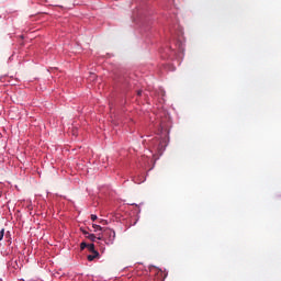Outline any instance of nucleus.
Wrapping results in <instances>:
<instances>
[{
  "label": "nucleus",
  "mask_w": 281,
  "mask_h": 281,
  "mask_svg": "<svg viewBox=\"0 0 281 281\" xmlns=\"http://www.w3.org/2000/svg\"><path fill=\"white\" fill-rule=\"evenodd\" d=\"M101 223H106V221L102 220Z\"/></svg>",
  "instance_id": "9b49d317"
},
{
  "label": "nucleus",
  "mask_w": 281,
  "mask_h": 281,
  "mask_svg": "<svg viewBox=\"0 0 281 281\" xmlns=\"http://www.w3.org/2000/svg\"><path fill=\"white\" fill-rule=\"evenodd\" d=\"M87 238H88L89 240H91L92 243H95V240H98V237H95L93 234H89V235L87 236Z\"/></svg>",
  "instance_id": "7ed1b4c3"
},
{
  "label": "nucleus",
  "mask_w": 281,
  "mask_h": 281,
  "mask_svg": "<svg viewBox=\"0 0 281 281\" xmlns=\"http://www.w3.org/2000/svg\"><path fill=\"white\" fill-rule=\"evenodd\" d=\"M82 234H83L85 236H89V232H87V231H82Z\"/></svg>",
  "instance_id": "6e6552de"
},
{
  "label": "nucleus",
  "mask_w": 281,
  "mask_h": 281,
  "mask_svg": "<svg viewBox=\"0 0 281 281\" xmlns=\"http://www.w3.org/2000/svg\"><path fill=\"white\" fill-rule=\"evenodd\" d=\"M87 247H89V245L87 243H81L80 244V249L83 250V249H87Z\"/></svg>",
  "instance_id": "423d86ee"
},
{
  "label": "nucleus",
  "mask_w": 281,
  "mask_h": 281,
  "mask_svg": "<svg viewBox=\"0 0 281 281\" xmlns=\"http://www.w3.org/2000/svg\"><path fill=\"white\" fill-rule=\"evenodd\" d=\"M98 240H102V235L99 234Z\"/></svg>",
  "instance_id": "1a4fd4ad"
},
{
  "label": "nucleus",
  "mask_w": 281,
  "mask_h": 281,
  "mask_svg": "<svg viewBox=\"0 0 281 281\" xmlns=\"http://www.w3.org/2000/svg\"><path fill=\"white\" fill-rule=\"evenodd\" d=\"M93 229H99V232H104V228H102V226L98 225V224H93L92 225Z\"/></svg>",
  "instance_id": "39448f33"
},
{
  "label": "nucleus",
  "mask_w": 281,
  "mask_h": 281,
  "mask_svg": "<svg viewBox=\"0 0 281 281\" xmlns=\"http://www.w3.org/2000/svg\"><path fill=\"white\" fill-rule=\"evenodd\" d=\"M95 258H100V252L94 251V252H92V255H88L89 262H93V260H95Z\"/></svg>",
  "instance_id": "f03ea898"
},
{
  "label": "nucleus",
  "mask_w": 281,
  "mask_h": 281,
  "mask_svg": "<svg viewBox=\"0 0 281 281\" xmlns=\"http://www.w3.org/2000/svg\"><path fill=\"white\" fill-rule=\"evenodd\" d=\"M88 249H89V251H91L92 254H95V251H98V250H95V245H93V244L88 245Z\"/></svg>",
  "instance_id": "20e7f679"
},
{
  "label": "nucleus",
  "mask_w": 281,
  "mask_h": 281,
  "mask_svg": "<svg viewBox=\"0 0 281 281\" xmlns=\"http://www.w3.org/2000/svg\"><path fill=\"white\" fill-rule=\"evenodd\" d=\"M137 95H142V90H139V91L137 92Z\"/></svg>",
  "instance_id": "9d476101"
},
{
  "label": "nucleus",
  "mask_w": 281,
  "mask_h": 281,
  "mask_svg": "<svg viewBox=\"0 0 281 281\" xmlns=\"http://www.w3.org/2000/svg\"><path fill=\"white\" fill-rule=\"evenodd\" d=\"M91 221H98V215H91Z\"/></svg>",
  "instance_id": "0eeeda50"
},
{
  "label": "nucleus",
  "mask_w": 281,
  "mask_h": 281,
  "mask_svg": "<svg viewBox=\"0 0 281 281\" xmlns=\"http://www.w3.org/2000/svg\"><path fill=\"white\" fill-rule=\"evenodd\" d=\"M103 234L105 238H108L106 245H113V241L115 240V231L105 228L103 229Z\"/></svg>",
  "instance_id": "f257e3e1"
}]
</instances>
